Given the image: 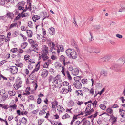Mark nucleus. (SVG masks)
<instances>
[{"instance_id":"36","label":"nucleus","mask_w":125,"mask_h":125,"mask_svg":"<svg viewBox=\"0 0 125 125\" xmlns=\"http://www.w3.org/2000/svg\"><path fill=\"white\" fill-rule=\"evenodd\" d=\"M17 25V23H14L11 24L9 27V29H11L15 26H16Z\"/></svg>"},{"instance_id":"55","label":"nucleus","mask_w":125,"mask_h":125,"mask_svg":"<svg viewBox=\"0 0 125 125\" xmlns=\"http://www.w3.org/2000/svg\"><path fill=\"white\" fill-rule=\"evenodd\" d=\"M47 54H46V53H45L44 52H43L42 55V58L43 59L46 56H47Z\"/></svg>"},{"instance_id":"34","label":"nucleus","mask_w":125,"mask_h":125,"mask_svg":"<svg viewBox=\"0 0 125 125\" xmlns=\"http://www.w3.org/2000/svg\"><path fill=\"white\" fill-rule=\"evenodd\" d=\"M30 56L26 54L24 56V59L26 61H27V60L29 59Z\"/></svg>"},{"instance_id":"62","label":"nucleus","mask_w":125,"mask_h":125,"mask_svg":"<svg viewBox=\"0 0 125 125\" xmlns=\"http://www.w3.org/2000/svg\"><path fill=\"white\" fill-rule=\"evenodd\" d=\"M48 46H49V49H51L52 48V49H55L54 48V47H52V44H51V43H48Z\"/></svg>"},{"instance_id":"38","label":"nucleus","mask_w":125,"mask_h":125,"mask_svg":"<svg viewBox=\"0 0 125 125\" xmlns=\"http://www.w3.org/2000/svg\"><path fill=\"white\" fill-rule=\"evenodd\" d=\"M82 82L83 84H85L87 83V80L85 79H84L82 80Z\"/></svg>"},{"instance_id":"42","label":"nucleus","mask_w":125,"mask_h":125,"mask_svg":"<svg viewBox=\"0 0 125 125\" xmlns=\"http://www.w3.org/2000/svg\"><path fill=\"white\" fill-rule=\"evenodd\" d=\"M29 4L28 7H27V9L29 10V11L31 12V10L32 9L31 8V4L30 2H29V4Z\"/></svg>"},{"instance_id":"14","label":"nucleus","mask_w":125,"mask_h":125,"mask_svg":"<svg viewBox=\"0 0 125 125\" xmlns=\"http://www.w3.org/2000/svg\"><path fill=\"white\" fill-rule=\"evenodd\" d=\"M43 52H45V53L46 54H48V47L45 45H44L43 46Z\"/></svg>"},{"instance_id":"64","label":"nucleus","mask_w":125,"mask_h":125,"mask_svg":"<svg viewBox=\"0 0 125 125\" xmlns=\"http://www.w3.org/2000/svg\"><path fill=\"white\" fill-rule=\"evenodd\" d=\"M33 68V66L31 65V64H30L28 66V68L30 70H31Z\"/></svg>"},{"instance_id":"28","label":"nucleus","mask_w":125,"mask_h":125,"mask_svg":"<svg viewBox=\"0 0 125 125\" xmlns=\"http://www.w3.org/2000/svg\"><path fill=\"white\" fill-rule=\"evenodd\" d=\"M70 117L69 115L67 113H66L64 115H63L62 117V119H65L67 118Z\"/></svg>"},{"instance_id":"58","label":"nucleus","mask_w":125,"mask_h":125,"mask_svg":"<svg viewBox=\"0 0 125 125\" xmlns=\"http://www.w3.org/2000/svg\"><path fill=\"white\" fill-rule=\"evenodd\" d=\"M64 69H65V67H64V66H62V70L61 71V72H62V74L64 76H65V73Z\"/></svg>"},{"instance_id":"46","label":"nucleus","mask_w":125,"mask_h":125,"mask_svg":"<svg viewBox=\"0 0 125 125\" xmlns=\"http://www.w3.org/2000/svg\"><path fill=\"white\" fill-rule=\"evenodd\" d=\"M5 36L1 35L0 36V41H3L4 40Z\"/></svg>"},{"instance_id":"49","label":"nucleus","mask_w":125,"mask_h":125,"mask_svg":"<svg viewBox=\"0 0 125 125\" xmlns=\"http://www.w3.org/2000/svg\"><path fill=\"white\" fill-rule=\"evenodd\" d=\"M53 76L52 75H50L49 77L48 81L49 83L51 82L53 79Z\"/></svg>"},{"instance_id":"10","label":"nucleus","mask_w":125,"mask_h":125,"mask_svg":"<svg viewBox=\"0 0 125 125\" xmlns=\"http://www.w3.org/2000/svg\"><path fill=\"white\" fill-rule=\"evenodd\" d=\"M6 15L7 16L8 18L12 19L14 17V14L12 13L8 12L6 14Z\"/></svg>"},{"instance_id":"5","label":"nucleus","mask_w":125,"mask_h":125,"mask_svg":"<svg viewBox=\"0 0 125 125\" xmlns=\"http://www.w3.org/2000/svg\"><path fill=\"white\" fill-rule=\"evenodd\" d=\"M119 65L117 64H115L114 65L110 67V69L116 72H120L121 71V69Z\"/></svg>"},{"instance_id":"12","label":"nucleus","mask_w":125,"mask_h":125,"mask_svg":"<svg viewBox=\"0 0 125 125\" xmlns=\"http://www.w3.org/2000/svg\"><path fill=\"white\" fill-rule=\"evenodd\" d=\"M61 92L63 94H65L69 92L67 89V88L65 87H64L62 88Z\"/></svg>"},{"instance_id":"56","label":"nucleus","mask_w":125,"mask_h":125,"mask_svg":"<svg viewBox=\"0 0 125 125\" xmlns=\"http://www.w3.org/2000/svg\"><path fill=\"white\" fill-rule=\"evenodd\" d=\"M5 3L4 0H0V5H3L5 4Z\"/></svg>"},{"instance_id":"59","label":"nucleus","mask_w":125,"mask_h":125,"mask_svg":"<svg viewBox=\"0 0 125 125\" xmlns=\"http://www.w3.org/2000/svg\"><path fill=\"white\" fill-rule=\"evenodd\" d=\"M7 62V61L5 60H3L0 62V66L2 65L3 64L6 63Z\"/></svg>"},{"instance_id":"18","label":"nucleus","mask_w":125,"mask_h":125,"mask_svg":"<svg viewBox=\"0 0 125 125\" xmlns=\"http://www.w3.org/2000/svg\"><path fill=\"white\" fill-rule=\"evenodd\" d=\"M57 108L58 111L60 112L63 111L64 110V109L63 108V107L60 105H58Z\"/></svg>"},{"instance_id":"8","label":"nucleus","mask_w":125,"mask_h":125,"mask_svg":"<svg viewBox=\"0 0 125 125\" xmlns=\"http://www.w3.org/2000/svg\"><path fill=\"white\" fill-rule=\"evenodd\" d=\"M18 68L16 66H12V67L11 72V73L15 74L18 72Z\"/></svg>"},{"instance_id":"22","label":"nucleus","mask_w":125,"mask_h":125,"mask_svg":"<svg viewBox=\"0 0 125 125\" xmlns=\"http://www.w3.org/2000/svg\"><path fill=\"white\" fill-rule=\"evenodd\" d=\"M59 59L60 61L61 62H62L64 61H65V58L63 55H62L60 56Z\"/></svg>"},{"instance_id":"7","label":"nucleus","mask_w":125,"mask_h":125,"mask_svg":"<svg viewBox=\"0 0 125 125\" xmlns=\"http://www.w3.org/2000/svg\"><path fill=\"white\" fill-rule=\"evenodd\" d=\"M77 54L76 52L73 50L70 56L69 57L70 58H71L73 59H74L77 58Z\"/></svg>"},{"instance_id":"24","label":"nucleus","mask_w":125,"mask_h":125,"mask_svg":"<svg viewBox=\"0 0 125 125\" xmlns=\"http://www.w3.org/2000/svg\"><path fill=\"white\" fill-rule=\"evenodd\" d=\"M28 43L26 42H23L21 45V47L23 49H24L27 46Z\"/></svg>"},{"instance_id":"37","label":"nucleus","mask_w":125,"mask_h":125,"mask_svg":"<svg viewBox=\"0 0 125 125\" xmlns=\"http://www.w3.org/2000/svg\"><path fill=\"white\" fill-rule=\"evenodd\" d=\"M47 42H48V44L50 43H51V44H52V47H54L55 45L53 42H52L50 39H48L47 40Z\"/></svg>"},{"instance_id":"16","label":"nucleus","mask_w":125,"mask_h":125,"mask_svg":"<svg viewBox=\"0 0 125 125\" xmlns=\"http://www.w3.org/2000/svg\"><path fill=\"white\" fill-rule=\"evenodd\" d=\"M26 32L28 36L30 37H32V33L31 30H27L26 31Z\"/></svg>"},{"instance_id":"30","label":"nucleus","mask_w":125,"mask_h":125,"mask_svg":"<svg viewBox=\"0 0 125 125\" xmlns=\"http://www.w3.org/2000/svg\"><path fill=\"white\" fill-rule=\"evenodd\" d=\"M46 113V112L44 109H42L41 110L39 113V115L41 116L42 115Z\"/></svg>"},{"instance_id":"29","label":"nucleus","mask_w":125,"mask_h":125,"mask_svg":"<svg viewBox=\"0 0 125 125\" xmlns=\"http://www.w3.org/2000/svg\"><path fill=\"white\" fill-rule=\"evenodd\" d=\"M106 110L107 112L108 113H109L112 115L113 114V110L111 108H108Z\"/></svg>"},{"instance_id":"33","label":"nucleus","mask_w":125,"mask_h":125,"mask_svg":"<svg viewBox=\"0 0 125 125\" xmlns=\"http://www.w3.org/2000/svg\"><path fill=\"white\" fill-rule=\"evenodd\" d=\"M35 61L34 59H31L29 61L28 63L29 64L34 63L35 62Z\"/></svg>"},{"instance_id":"26","label":"nucleus","mask_w":125,"mask_h":125,"mask_svg":"<svg viewBox=\"0 0 125 125\" xmlns=\"http://www.w3.org/2000/svg\"><path fill=\"white\" fill-rule=\"evenodd\" d=\"M25 2L23 1H22L21 2H19L17 4V5L23 6L25 5Z\"/></svg>"},{"instance_id":"43","label":"nucleus","mask_w":125,"mask_h":125,"mask_svg":"<svg viewBox=\"0 0 125 125\" xmlns=\"http://www.w3.org/2000/svg\"><path fill=\"white\" fill-rule=\"evenodd\" d=\"M17 51L18 49L16 48L12 49L10 50V51L13 53L16 52Z\"/></svg>"},{"instance_id":"53","label":"nucleus","mask_w":125,"mask_h":125,"mask_svg":"<svg viewBox=\"0 0 125 125\" xmlns=\"http://www.w3.org/2000/svg\"><path fill=\"white\" fill-rule=\"evenodd\" d=\"M94 29H96V30H98L100 28V25H96L94 26Z\"/></svg>"},{"instance_id":"11","label":"nucleus","mask_w":125,"mask_h":125,"mask_svg":"<svg viewBox=\"0 0 125 125\" xmlns=\"http://www.w3.org/2000/svg\"><path fill=\"white\" fill-rule=\"evenodd\" d=\"M49 33L51 35H53L55 33V30L53 27H51L49 29Z\"/></svg>"},{"instance_id":"44","label":"nucleus","mask_w":125,"mask_h":125,"mask_svg":"<svg viewBox=\"0 0 125 125\" xmlns=\"http://www.w3.org/2000/svg\"><path fill=\"white\" fill-rule=\"evenodd\" d=\"M17 105L15 104L14 105H10L9 106L10 108H12L13 109H16V107H17Z\"/></svg>"},{"instance_id":"61","label":"nucleus","mask_w":125,"mask_h":125,"mask_svg":"<svg viewBox=\"0 0 125 125\" xmlns=\"http://www.w3.org/2000/svg\"><path fill=\"white\" fill-rule=\"evenodd\" d=\"M8 95H3V96H2V100H3V101H4L8 97Z\"/></svg>"},{"instance_id":"50","label":"nucleus","mask_w":125,"mask_h":125,"mask_svg":"<svg viewBox=\"0 0 125 125\" xmlns=\"http://www.w3.org/2000/svg\"><path fill=\"white\" fill-rule=\"evenodd\" d=\"M18 6V10H22L24 9V7L23 6L19 5H17Z\"/></svg>"},{"instance_id":"57","label":"nucleus","mask_w":125,"mask_h":125,"mask_svg":"<svg viewBox=\"0 0 125 125\" xmlns=\"http://www.w3.org/2000/svg\"><path fill=\"white\" fill-rule=\"evenodd\" d=\"M106 58L107 61H108L110 59L111 57V55H108L105 56Z\"/></svg>"},{"instance_id":"27","label":"nucleus","mask_w":125,"mask_h":125,"mask_svg":"<svg viewBox=\"0 0 125 125\" xmlns=\"http://www.w3.org/2000/svg\"><path fill=\"white\" fill-rule=\"evenodd\" d=\"M60 76L59 75H57L55 77L53 78L54 81H58V80H60Z\"/></svg>"},{"instance_id":"20","label":"nucleus","mask_w":125,"mask_h":125,"mask_svg":"<svg viewBox=\"0 0 125 125\" xmlns=\"http://www.w3.org/2000/svg\"><path fill=\"white\" fill-rule=\"evenodd\" d=\"M118 61H121L122 62V64L123 65L125 62V56H124L120 58L118 60Z\"/></svg>"},{"instance_id":"39","label":"nucleus","mask_w":125,"mask_h":125,"mask_svg":"<svg viewBox=\"0 0 125 125\" xmlns=\"http://www.w3.org/2000/svg\"><path fill=\"white\" fill-rule=\"evenodd\" d=\"M100 61L102 62H105L107 61L105 57L101 58L100 60Z\"/></svg>"},{"instance_id":"13","label":"nucleus","mask_w":125,"mask_h":125,"mask_svg":"<svg viewBox=\"0 0 125 125\" xmlns=\"http://www.w3.org/2000/svg\"><path fill=\"white\" fill-rule=\"evenodd\" d=\"M73 50H71V49H68L66 51V53L67 56H70L73 52Z\"/></svg>"},{"instance_id":"15","label":"nucleus","mask_w":125,"mask_h":125,"mask_svg":"<svg viewBox=\"0 0 125 125\" xmlns=\"http://www.w3.org/2000/svg\"><path fill=\"white\" fill-rule=\"evenodd\" d=\"M63 84V86H67L69 84V83L66 81H64L63 83L62 82L61 83H60V87H59V88H60L62 86V84Z\"/></svg>"},{"instance_id":"3","label":"nucleus","mask_w":125,"mask_h":125,"mask_svg":"<svg viewBox=\"0 0 125 125\" xmlns=\"http://www.w3.org/2000/svg\"><path fill=\"white\" fill-rule=\"evenodd\" d=\"M73 85L74 87L77 89H81L82 87L81 82L79 81H75Z\"/></svg>"},{"instance_id":"60","label":"nucleus","mask_w":125,"mask_h":125,"mask_svg":"<svg viewBox=\"0 0 125 125\" xmlns=\"http://www.w3.org/2000/svg\"><path fill=\"white\" fill-rule=\"evenodd\" d=\"M15 64L17 66L20 68L22 67L23 66V64L22 63L17 64Z\"/></svg>"},{"instance_id":"17","label":"nucleus","mask_w":125,"mask_h":125,"mask_svg":"<svg viewBox=\"0 0 125 125\" xmlns=\"http://www.w3.org/2000/svg\"><path fill=\"white\" fill-rule=\"evenodd\" d=\"M51 104L52 105V108H54L56 106L58 105V103L57 101L55 100L53 102H52L51 103Z\"/></svg>"},{"instance_id":"47","label":"nucleus","mask_w":125,"mask_h":125,"mask_svg":"<svg viewBox=\"0 0 125 125\" xmlns=\"http://www.w3.org/2000/svg\"><path fill=\"white\" fill-rule=\"evenodd\" d=\"M117 117H114L113 118V119L112 120L113 121L112 122V124L113 125L117 121Z\"/></svg>"},{"instance_id":"21","label":"nucleus","mask_w":125,"mask_h":125,"mask_svg":"<svg viewBox=\"0 0 125 125\" xmlns=\"http://www.w3.org/2000/svg\"><path fill=\"white\" fill-rule=\"evenodd\" d=\"M100 75L103 76H106L107 75V73L106 72L104 71H102L101 72Z\"/></svg>"},{"instance_id":"35","label":"nucleus","mask_w":125,"mask_h":125,"mask_svg":"<svg viewBox=\"0 0 125 125\" xmlns=\"http://www.w3.org/2000/svg\"><path fill=\"white\" fill-rule=\"evenodd\" d=\"M37 38L39 39V40H40L41 39L42 37H43V38H45V37H44V36H42L41 34H37Z\"/></svg>"},{"instance_id":"40","label":"nucleus","mask_w":125,"mask_h":125,"mask_svg":"<svg viewBox=\"0 0 125 125\" xmlns=\"http://www.w3.org/2000/svg\"><path fill=\"white\" fill-rule=\"evenodd\" d=\"M22 123L24 124H25L27 122V119L25 118L24 117H23L22 118Z\"/></svg>"},{"instance_id":"32","label":"nucleus","mask_w":125,"mask_h":125,"mask_svg":"<svg viewBox=\"0 0 125 125\" xmlns=\"http://www.w3.org/2000/svg\"><path fill=\"white\" fill-rule=\"evenodd\" d=\"M91 123L90 121L88 120H86L83 122V124L82 125H89Z\"/></svg>"},{"instance_id":"9","label":"nucleus","mask_w":125,"mask_h":125,"mask_svg":"<svg viewBox=\"0 0 125 125\" xmlns=\"http://www.w3.org/2000/svg\"><path fill=\"white\" fill-rule=\"evenodd\" d=\"M72 74L74 76H76L78 75L79 73V70L77 68L73 69V71H72Z\"/></svg>"},{"instance_id":"2","label":"nucleus","mask_w":125,"mask_h":125,"mask_svg":"<svg viewBox=\"0 0 125 125\" xmlns=\"http://www.w3.org/2000/svg\"><path fill=\"white\" fill-rule=\"evenodd\" d=\"M98 51H97L96 50L94 49V47H87V50L88 52L90 53H98L100 52V51L99 49Z\"/></svg>"},{"instance_id":"1","label":"nucleus","mask_w":125,"mask_h":125,"mask_svg":"<svg viewBox=\"0 0 125 125\" xmlns=\"http://www.w3.org/2000/svg\"><path fill=\"white\" fill-rule=\"evenodd\" d=\"M22 83V81L21 78L19 77H18L16 80L15 83L14 85V88L16 90H17L19 88L21 87V85Z\"/></svg>"},{"instance_id":"51","label":"nucleus","mask_w":125,"mask_h":125,"mask_svg":"<svg viewBox=\"0 0 125 125\" xmlns=\"http://www.w3.org/2000/svg\"><path fill=\"white\" fill-rule=\"evenodd\" d=\"M28 41L31 44H33L34 43V41L32 39H29Z\"/></svg>"},{"instance_id":"41","label":"nucleus","mask_w":125,"mask_h":125,"mask_svg":"<svg viewBox=\"0 0 125 125\" xmlns=\"http://www.w3.org/2000/svg\"><path fill=\"white\" fill-rule=\"evenodd\" d=\"M100 107L102 110H104L106 108V106L104 104H100L99 105Z\"/></svg>"},{"instance_id":"48","label":"nucleus","mask_w":125,"mask_h":125,"mask_svg":"<svg viewBox=\"0 0 125 125\" xmlns=\"http://www.w3.org/2000/svg\"><path fill=\"white\" fill-rule=\"evenodd\" d=\"M58 49H59L61 52L63 51V47L62 45H60Z\"/></svg>"},{"instance_id":"23","label":"nucleus","mask_w":125,"mask_h":125,"mask_svg":"<svg viewBox=\"0 0 125 125\" xmlns=\"http://www.w3.org/2000/svg\"><path fill=\"white\" fill-rule=\"evenodd\" d=\"M43 17H44L43 19V20L45 18H47L49 16V15L48 14L47 12H43Z\"/></svg>"},{"instance_id":"63","label":"nucleus","mask_w":125,"mask_h":125,"mask_svg":"<svg viewBox=\"0 0 125 125\" xmlns=\"http://www.w3.org/2000/svg\"><path fill=\"white\" fill-rule=\"evenodd\" d=\"M121 7L124 10H125V3H122L121 5Z\"/></svg>"},{"instance_id":"45","label":"nucleus","mask_w":125,"mask_h":125,"mask_svg":"<svg viewBox=\"0 0 125 125\" xmlns=\"http://www.w3.org/2000/svg\"><path fill=\"white\" fill-rule=\"evenodd\" d=\"M28 26L30 28H31L33 26V23L32 21H29L28 23Z\"/></svg>"},{"instance_id":"25","label":"nucleus","mask_w":125,"mask_h":125,"mask_svg":"<svg viewBox=\"0 0 125 125\" xmlns=\"http://www.w3.org/2000/svg\"><path fill=\"white\" fill-rule=\"evenodd\" d=\"M8 93L9 95L11 96H14L16 94V93L13 91H9Z\"/></svg>"},{"instance_id":"6","label":"nucleus","mask_w":125,"mask_h":125,"mask_svg":"<svg viewBox=\"0 0 125 125\" xmlns=\"http://www.w3.org/2000/svg\"><path fill=\"white\" fill-rule=\"evenodd\" d=\"M71 44L72 46H74V47L76 48L78 52H79V50L78 48L77 44L74 41V39H72V40Z\"/></svg>"},{"instance_id":"4","label":"nucleus","mask_w":125,"mask_h":125,"mask_svg":"<svg viewBox=\"0 0 125 125\" xmlns=\"http://www.w3.org/2000/svg\"><path fill=\"white\" fill-rule=\"evenodd\" d=\"M42 74L41 76L42 78H45L47 76L48 73V71L46 69H42L41 70Z\"/></svg>"},{"instance_id":"31","label":"nucleus","mask_w":125,"mask_h":125,"mask_svg":"<svg viewBox=\"0 0 125 125\" xmlns=\"http://www.w3.org/2000/svg\"><path fill=\"white\" fill-rule=\"evenodd\" d=\"M82 77L81 76H79L74 77V80L75 81H79L81 80V78Z\"/></svg>"},{"instance_id":"52","label":"nucleus","mask_w":125,"mask_h":125,"mask_svg":"<svg viewBox=\"0 0 125 125\" xmlns=\"http://www.w3.org/2000/svg\"><path fill=\"white\" fill-rule=\"evenodd\" d=\"M20 35L23 37V41H25L26 40V37L25 36L23 35L22 34H20Z\"/></svg>"},{"instance_id":"19","label":"nucleus","mask_w":125,"mask_h":125,"mask_svg":"<svg viewBox=\"0 0 125 125\" xmlns=\"http://www.w3.org/2000/svg\"><path fill=\"white\" fill-rule=\"evenodd\" d=\"M40 65L39 64L38 67L37 68H35L31 72V74L30 75V76H31L32 75V74L34 73L35 72H37L38 70L40 69Z\"/></svg>"},{"instance_id":"54","label":"nucleus","mask_w":125,"mask_h":125,"mask_svg":"<svg viewBox=\"0 0 125 125\" xmlns=\"http://www.w3.org/2000/svg\"><path fill=\"white\" fill-rule=\"evenodd\" d=\"M86 114H85V115L84 116H88V115H89L92 114L91 113V112L89 110H87V112H86Z\"/></svg>"}]
</instances>
